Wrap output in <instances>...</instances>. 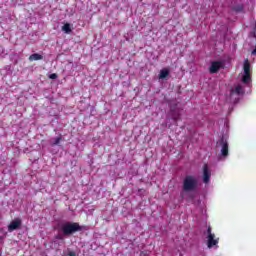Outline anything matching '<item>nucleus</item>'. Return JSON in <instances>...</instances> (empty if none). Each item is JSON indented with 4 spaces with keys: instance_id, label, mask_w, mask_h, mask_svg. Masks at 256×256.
Wrapping results in <instances>:
<instances>
[{
    "instance_id": "1",
    "label": "nucleus",
    "mask_w": 256,
    "mask_h": 256,
    "mask_svg": "<svg viewBox=\"0 0 256 256\" xmlns=\"http://www.w3.org/2000/svg\"><path fill=\"white\" fill-rule=\"evenodd\" d=\"M60 229L64 235H73L81 229L78 223L65 222L60 225Z\"/></svg>"
},
{
    "instance_id": "2",
    "label": "nucleus",
    "mask_w": 256,
    "mask_h": 256,
    "mask_svg": "<svg viewBox=\"0 0 256 256\" xmlns=\"http://www.w3.org/2000/svg\"><path fill=\"white\" fill-rule=\"evenodd\" d=\"M243 70L244 72L241 78L242 83H251V63H249L248 59L244 61Z\"/></svg>"
},
{
    "instance_id": "3",
    "label": "nucleus",
    "mask_w": 256,
    "mask_h": 256,
    "mask_svg": "<svg viewBox=\"0 0 256 256\" xmlns=\"http://www.w3.org/2000/svg\"><path fill=\"white\" fill-rule=\"evenodd\" d=\"M196 187H197V178L194 176H186L183 184L184 191H194Z\"/></svg>"
},
{
    "instance_id": "4",
    "label": "nucleus",
    "mask_w": 256,
    "mask_h": 256,
    "mask_svg": "<svg viewBox=\"0 0 256 256\" xmlns=\"http://www.w3.org/2000/svg\"><path fill=\"white\" fill-rule=\"evenodd\" d=\"M207 233V245L208 248L211 249V247H215V245L219 243V239H215V234L211 233V227H208Z\"/></svg>"
},
{
    "instance_id": "5",
    "label": "nucleus",
    "mask_w": 256,
    "mask_h": 256,
    "mask_svg": "<svg viewBox=\"0 0 256 256\" xmlns=\"http://www.w3.org/2000/svg\"><path fill=\"white\" fill-rule=\"evenodd\" d=\"M224 65L223 61H213L210 63L209 71L210 73H217L220 69H223Z\"/></svg>"
},
{
    "instance_id": "6",
    "label": "nucleus",
    "mask_w": 256,
    "mask_h": 256,
    "mask_svg": "<svg viewBox=\"0 0 256 256\" xmlns=\"http://www.w3.org/2000/svg\"><path fill=\"white\" fill-rule=\"evenodd\" d=\"M210 181H211V170H209V166L205 164L203 166V182L207 184Z\"/></svg>"
},
{
    "instance_id": "7",
    "label": "nucleus",
    "mask_w": 256,
    "mask_h": 256,
    "mask_svg": "<svg viewBox=\"0 0 256 256\" xmlns=\"http://www.w3.org/2000/svg\"><path fill=\"white\" fill-rule=\"evenodd\" d=\"M220 145L222 147L221 153L223 157H227V155H229V144H227V141H225L224 139H221Z\"/></svg>"
},
{
    "instance_id": "8",
    "label": "nucleus",
    "mask_w": 256,
    "mask_h": 256,
    "mask_svg": "<svg viewBox=\"0 0 256 256\" xmlns=\"http://www.w3.org/2000/svg\"><path fill=\"white\" fill-rule=\"evenodd\" d=\"M19 227H21V219L17 218L9 224L8 231L11 233V231H15Z\"/></svg>"
},
{
    "instance_id": "9",
    "label": "nucleus",
    "mask_w": 256,
    "mask_h": 256,
    "mask_svg": "<svg viewBox=\"0 0 256 256\" xmlns=\"http://www.w3.org/2000/svg\"><path fill=\"white\" fill-rule=\"evenodd\" d=\"M245 90H243V86L241 84H237L234 89L231 90V95H243Z\"/></svg>"
},
{
    "instance_id": "10",
    "label": "nucleus",
    "mask_w": 256,
    "mask_h": 256,
    "mask_svg": "<svg viewBox=\"0 0 256 256\" xmlns=\"http://www.w3.org/2000/svg\"><path fill=\"white\" fill-rule=\"evenodd\" d=\"M170 73H171L170 68H163L162 70H160L158 79H167V77H169Z\"/></svg>"
},
{
    "instance_id": "11",
    "label": "nucleus",
    "mask_w": 256,
    "mask_h": 256,
    "mask_svg": "<svg viewBox=\"0 0 256 256\" xmlns=\"http://www.w3.org/2000/svg\"><path fill=\"white\" fill-rule=\"evenodd\" d=\"M41 59H43V55L38 53H34L29 56V61H41Z\"/></svg>"
},
{
    "instance_id": "12",
    "label": "nucleus",
    "mask_w": 256,
    "mask_h": 256,
    "mask_svg": "<svg viewBox=\"0 0 256 256\" xmlns=\"http://www.w3.org/2000/svg\"><path fill=\"white\" fill-rule=\"evenodd\" d=\"M62 31H63L64 33H66V35H69V34L71 33V31H72V29H71V24H70V23L64 24V25L62 26Z\"/></svg>"
},
{
    "instance_id": "13",
    "label": "nucleus",
    "mask_w": 256,
    "mask_h": 256,
    "mask_svg": "<svg viewBox=\"0 0 256 256\" xmlns=\"http://www.w3.org/2000/svg\"><path fill=\"white\" fill-rule=\"evenodd\" d=\"M61 136H58L54 139L51 140V145H59V143H61Z\"/></svg>"
},
{
    "instance_id": "14",
    "label": "nucleus",
    "mask_w": 256,
    "mask_h": 256,
    "mask_svg": "<svg viewBox=\"0 0 256 256\" xmlns=\"http://www.w3.org/2000/svg\"><path fill=\"white\" fill-rule=\"evenodd\" d=\"M50 79H57V74L53 73L49 76Z\"/></svg>"
},
{
    "instance_id": "15",
    "label": "nucleus",
    "mask_w": 256,
    "mask_h": 256,
    "mask_svg": "<svg viewBox=\"0 0 256 256\" xmlns=\"http://www.w3.org/2000/svg\"><path fill=\"white\" fill-rule=\"evenodd\" d=\"M68 256H77V255L75 254V252H69Z\"/></svg>"
}]
</instances>
